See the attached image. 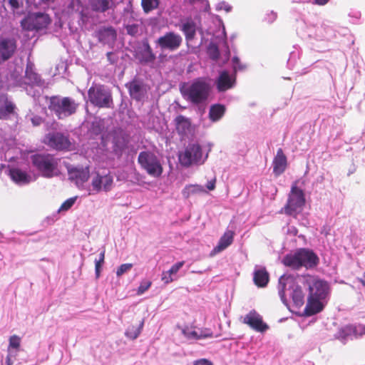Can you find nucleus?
Instances as JSON below:
<instances>
[{
  "mask_svg": "<svg viewBox=\"0 0 365 365\" xmlns=\"http://www.w3.org/2000/svg\"><path fill=\"white\" fill-rule=\"evenodd\" d=\"M31 163L42 176L51 178L58 175V160L51 154H35L31 157Z\"/></svg>",
  "mask_w": 365,
  "mask_h": 365,
  "instance_id": "7ed1b4c3",
  "label": "nucleus"
},
{
  "mask_svg": "<svg viewBox=\"0 0 365 365\" xmlns=\"http://www.w3.org/2000/svg\"><path fill=\"white\" fill-rule=\"evenodd\" d=\"M207 54L211 59L217 61L220 57L218 46L215 43H210L207 47Z\"/></svg>",
  "mask_w": 365,
  "mask_h": 365,
  "instance_id": "4c0bfd02",
  "label": "nucleus"
},
{
  "mask_svg": "<svg viewBox=\"0 0 365 365\" xmlns=\"http://www.w3.org/2000/svg\"><path fill=\"white\" fill-rule=\"evenodd\" d=\"M210 91L211 86L205 78H197L188 87L181 89L182 96L195 105L205 102Z\"/></svg>",
  "mask_w": 365,
  "mask_h": 365,
  "instance_id": "f257e3e1",
  "label": "nucleus"
},
{
  "mask_svg": "<svg viewBox=\"0 0 365 365\" xmlns=\"http://www.w3.org/2000/svg\"><path fill=\"white\" fill-rule=\"evenodd\" d=\"M51 23L48 15L36 13L29 16L21 21L23 28L28 31L41 30L46 28Z\"/></svg>",
  "mask_w": 365,
  "mask_h": 365,
  "instance_id": "9d476101",
  "label": "nucleus"
},
{
  "mask_svg": "<svg viewBox=\"0 0 365 365\" xmlns=\"http://www.w3.org/2000/svg\"><path fill=\"white\" fill-rule=\"evenodd\" d=\"M41 1L44 4H48V0H41Z\"/></svg>",
  "mask_w": 365,
  "mask_h": 365,
  "instance_id": "bf43d9fd",
  "label": "nucleus"
},
{
  "mask_svg": "<svg viewBox=\"0 0 365 365\" xmlns=\"http://www.w3.org/2000/svg\"><path fill=\"white\" fill-rule=\"evenodd\" d=\"M105 250H103L101 253H100V255H99V259L98 260H96V264H95V270H96V277H99L100 276V272H101V266L104 263V259H105Z\"/></svg>",
  "mask_w": 365,
  "mask_h": 365,
  "instance_id": "ea45409f",
  "label": "nucleus"
},
{
  "mask_svg": "<svg viewBox=\"0 0 365 365\" xmlns=\"http://www.w3.org/2000/svg\"><path fill=\"white\" fill-rule=\"evenodd\" d=\"M287 168V157L282 149H278L277 155L273 160V173L276 176L282 174Z\"/></svg>",
  "mask_w": 365,
  "mask_h": 365,
  "instance_id": "aec40b11",
  "label": "nucleus"
},
{
  "mask_svg": "<svg viewBox=\"0 0 365 365\" xmlns=\"http://www.w3.org/2000/svg\"><path fill=\"white\" fill-rule=\"evenodd\" d=\"M16 355V353L14 355H12L11 352H9V354L6 358V365H12L13 362L11 361V357L15 356Z\"/></svg>",
  "mask_w": 365,
  "mask_h": 365,
  "instance_id": "5fc2aeb1",
  "label": "nucleus"
},
{
  "mask_svg": "<svg viewBox=\"0 0 365 365\" xmlns=\"http://www.w3.org/2000/svg\"><path fill=\"white\" fill-rule=\"evenodd\" d=\"M322 299V298L314 297L309 295L304 309L306 314L312 316L320 312L323 309Z\"/></svg>",
  "mask_w": 365,
  "mask_h": 365,
  "instance_id": "4be33fe9",
  "label": "nucleus"
},
{
  "mask_svg": "<svg viewBox=\"0 0 365 365\" xmlns=\"http://www.w3.org/2000/svg\"><path fill=\"white\" fill-rule=\"evenodd\" d=\"M135 56L143 65L153 63L156 59L155 54L147 39L143 41L142 46L138 47Z\"/></svg>",
  "mask_w": 365,
  "mask_h": 365,
  "instance_id": "2eb2a0df",
  "label": "nucleus"
},
{
  "mask_svg": "<svg viewBox=\"0 0 365 365\" xmlns=\"http://www.w3.org/2000/svg\"><path fill=\"white\" fill-rule=\"evenodd\" d=\"M235 83V78H232L227 71H223L220 73V75L216 80V87L219 92H225L232 88Z\"/></svg>",
  "mask_w": 365,
  "mask_h": 365,
  "instance_id": "6ab92c4d",
  "label": "nucleus"
},
{
  "mask_svg": "<svg viewBox=\"0 0 365 365\" xmlns=\"http://www.w3.org/2000/svg\"><path fill=\"white\" fill-rule=\"evenodd\" d=\"M363 332L365 334V326L363 327Z\"/></svg>",
  "mask_w": 365,
  "mask_h": 365,
  "instance_id": "052dcab7",
  "label": "nucleus"
},
{
  "mask_svg": "<svg viewBox=\"0 0 365 365\" xmlns=\"http://www.w3.org/2000/svg\"><path fill=\"white\" fill-rule=\"evenodd\" d=\"M161 280L166 284L171 283L174 281L172 275L168 272V271H164L162 273Z\"/></svg>",
  "mask_w": 365,
  "mask_h": 365,
  "instance_id": "de8ad7c7",
  "label": "nucleus"
},
{
  "mask_svg": "<svg viewBox=\"0 0 365 365\" xmlns=\"http://www.w3.org/2000/svg\"><path fill=\"white\" fill-rule=\"evenodd\" d=\"M215 182H216V179L215 178H214L212 180H210L206 187L209 190H213L215 188Z\"/></svg>",
  "mask_w": 365,
  "mask_h": 365,
  "instance_id": "603ef678",
  "label": "nucleus"
},
{
  "mask_svg": "<svg viewBox=\"0 0 365 365\" xmlns=\"http://www.w3.org/2000/svg\"><path fill=\"white\" fill-rule=\"evenodd\" d=\"M79 103L70 97L53 96L48 98V109L55 113L58 119H63L75 114Z\"/></svg>",
  "mask_w": 365,
  "mask_h": 365,
  "instance_id": "f03ea898",
  "label": "nucleus"
},
{
  "mask_svg": "<svg viewBox=\"0 0 365 365\" xmlns=\"http://www.w3.org/2000/svg\"><path fill=\"white\" fill-rule=\"evenodd\" d=\"M309 285V295L314 297L325 299L329 293L328 283L322 279L312 278L307 281Z\"/></svg>",
  "mask_w": 365,
  "mask_h": 365,
  "instance_id": "4468645a",
  "label": "nucleus"
},
{
  "mask_svg": "<svg viewBox=\"0 0 365 365\" xmlns=\"http://www.w3.org/2000/svg\"><path fill=\"white\" fill-rule=\"evenodd\" d=\"M76 200V197L67 199L64 202H63L58 211L60 212L68 210L73 205Z\"/></svg>",
  "mask_w": 365,
  "mask_h": 365,
  "instance_id": "79ce46f5",
  "label": "nucleus"
},
{
  "mask_svg": "<svg viewBox=\"0 0 365 365\" xmlns=\"http://www.w3.org/2000/svg\"><path fill=\"white\" fill-rule=\"evenodd\" d=\"M113 53L112 52H108V53H106L107 58H108V60L111 63H114V61H113V60L111 59V56H113Z\"/></svg>",
  "mask_w": 365,
  "mask_h": 365,
  "instance_id": "4d7b16f0",
  "label": "nucleus"
},
{
  "mask_svg": "<svg viewBox=\"0 0 365 365\" xmlns=\"http://www.w3.org/2000/svg\"><path fill=\"white\" fill-rule=\"evenodd\" d=\"M232 62L235 71H236L237 68L242 69V67L240 65V59L238 57H233Z\"/></svg>",
  "mask_w": 365,
  "mask_h": 365,
  "instance_id": "8fccbe9b",
  "label": "nucleus"
},
{
  "mask_svg": "<svg viewBox=\"0 0 365 365\" xmlns=\"http://www.w3.org/2000/svg\"><path fill=\"white\" fill-rule=\"evenodd\" d=\"M277 19V12L272 10H267L263 14L262 21L267 24H272Z\"/></svg>",
  "mask_w": 365,
  "mask_h": 365,
  "instance_id": "58836bf2",
  "label": "nucleus"
},
{
  "mask_svg": "<svg viewBox=\"0 0 365 365\" xmlns=\"http://www.w3.org/2000/svg\"><path fill=\"white\" fill-rule=\"evenodd\" d=\"M151 284L152 283L150 281L142 282L140 284V285L138 287V289L137 291L138 294H143L145 291H147L150 288V287L151 286Z\"/></svg>",
  "mask_w": 365,
  "mask_h": 365,
  "instance_id": "a18cd8bd",
  "label": "nucleus"
},
{
  "mask_svg": "<svg viewBox=\"0 0 365 365\" xmlns=\"http://www.w3.org/2000/svg\"><path fill=\"white\" fill-rule=\"evenodd\" d=\"M88 97L90 103L99 108H111L113 100L111 91L104 85H95L89 88Z\"/></svg>",
  "mask_w": 365,
  "mask_h": 365,
  "instance_id": "20e7f679",
  "label": "nucleus"
},
{
  "mask_svg": "<svg viewBox=\"0 0 365 365\" xmlns=\"http://www.w3.org/2000/svg\"><path fill=\"white\" fill-rule=\"evenodd\" d=\"M175 128L178 134L185 135L192 130L191 120L182 115H178L175 120Z\"/></svg>",
  "mask_w": 365,
  "mask_h": 365,
  "instance_id": "412c9836",
  "label": "nucleus"
},
{
  "mask_svg": "<svg viewBox=\"0 0 365 365\" xmlns=\"http://www.w3.org/2000/svg\"><path fill=\"white\" fill-rule=\"evenodd\" d=\"M235 232L232 230H226L220 237L217 245L210 252V256H214L221 252L231 245L233 242Z\"/></svg>",
  "mask_w": 365,
  "mask_h": 365,
  "instance_id": "a211bd4d",
  "label": "nucleus"
},
{
  "mask_svg": "<svg viewBox=\"0 0 365 365\" xmlns=\"http://www.w3.org/2000/svg\"><path fill=\"white\" fill-rule=\"evenodd\" d=\"M10 176L11 179L19 184H26L29 182V176L24 171L19 168L10 170Z\"/></svg>",
  "mask_w": 365,
  "mask_h": 365,
  "instance_id": "c85d7f7f",
  "label": "nucleus"
},
{
  "mask_svg": "<svg viewBox=\"0 0 365 365\" xmlns=\"http://www.w3.org/2000/svg\"><path fill=\"white\" fill-rule=\"evenodd\" d=\"M14 110V104L5 95H0V118H6Z\"/></svg>",
  "mask_w": 365,
  "mask_h": 365,
  "instance_id": "a878e982",
  "label": "nucleus"
},
{
  "mask_svg": "<svg viewBox=\"0 0 365 365\" xmlns=\"http://www.w3.org/2000/svg\"><path fill=\"white\" fill-rule=\"evenodd\" d=\"M45 143L56 150H69L71 143L68 135L60 132L48 133L46 135Z\"/></svg>",
  "mask_w": 365,
  "mask_h": 365,
  "instance_id": "1a4fd4ad",
  "label": "nucleus"
},
{
  "mask_svg": "<svg viewBox=\"0 0 365 365\" xmlns=\"http://www.w3.org/2000/svg\"><path fill=\"white\" fill-rule=\"evenodd\" d=\"M25 77L29 80L30 84L40 86L43 83L41 76L34 70V66L31 63L26 64Z\"/></svg>",
  "mask_w": 365,
  "mask_h": 365,
  "instance_id": "bb28decb",
  "label": "nucleus"
},
{
  "mask_svg": "<svg viewBox=\"0 0 365 365\" xmlns=\"http://www.w3.org/2000/svg\"><path fill=\"white\" fill-rule=\"evenodd\" d=\"M155 43L161 51H175L182 45V38L174 31H169L160 36Z\"/></svg>",
  "mask_w": 365,
  "mask_h": 365,
  "instance_id": "6e6552de",
  "label": "nucleus"
},
{
  "mask_svg": "<svg viewBox=\"0 0 365 365\" xmlns=\"http://www.w3.org/2000/svg\"><path fill=\"white\" fill-rule=\"evenodd\" d=\"M184 264H185L184 261L178 262L175 263V264H173L170 267V269L168 271L171 275L175 274L176 273H178V272L180 270V269L184 265Z\"/></svg>",
  "mask_w": 365,
  "mask_h": 365,
  "instance_id": "c03bdc74",
  "label": "nucleus"
},
{
  "mask_svg": "<svg viewBox=\"0 0 365 365\" xmlns=\"http://www.w3.org/2000/svg\"><path fill=\"white\" fill-rule=\"evenodd\" d=\"M242 322L257 332L263 333L269 329V326L263 321L262 317L255 309L247 313Z\"/></svg>",
  "mask_w": 365,
  "mask_h": 365,
  "instance_id": "f8f14e48",
  "label": "nucleus"
},
{
  "mask_svg": "<svg viewBox=\"0 0 365 365\" xmlns=\"http://www.w3.org/2000/svg\"><path fill=\"white\" fill-rule=\"evenodd\" d=\"M127 33L131 36H135L138 33V24H130L128 25L126 27Z\"/></svg>",
  "mask_w": 365,
  "mask_h": 365,
  "instance_id": "49530a36",
  "label": "nucleus"
},
{
  "mask_svg": "<svg viewBox=\"0 0 365 365\" xmlns=\"http://www.w3.org/2000/svg\"><path fill=\"white\" fill-rule=\"evenodd\" d=\"M17 49V41L14 37H0V64L10 59Z\"/></svg>",
  "mask_w": 365,
  "mask_h": 365,
  "instance_id": "9b49d317",
  "label": "nucleus"
},
{
  "mask_svg": "<svg viewBox=\"0 0 365 365\" xmlns=\"http://www.w3.org/2000/svg\"><path fill=\"white\" fill-rule=\"evenodd\" d=\"M131 98L139 101L142 98V86L136 81H133L126 85Z\"/></svg>",
  "mask_w": 365,
  "mask_h": 365,
  "instance_id": "2f4dec72",
  "label": "nucleus"
},
{
  "mask_svg": "<svg viewBox=\"0 0 365 365\" xmlns=\"http://www.w3.org/2000/svg\"><path fill=\"white\" fill-rule=\"evenodd\" d=\"M96 37L101 43L113 44L117 38V32L113 26L102 27L96 31Z\"/></svg>",
  "mask_w": 365,
  "mask_h": 365,
  "instance_id": "dca6fc26",
  "label": "nucleus"
},
{
  "mask_svg": "<svg viewBox=\"0 0 365 365\" xmlns=\"http://www.w3.org/2000/svg\"><path fill=\"white\" fill-rule=\"evenodd\" d=\"M112 0H90V5L93 11L103 13L110 9Z\"/></svg>",
  "mask_w": 365,
  "mask_h": 365,
  "instance_id": "c756f323",
  "label": "nucleus"
},
{
  "mask_svg": "<svg viewBox=\"0 0 365 365\" xmlns=\"http://www.w3.org/2000/svg\"><path fill=\"white\" fill-rule=\"evenodd\" d=\"M133 267V264L130 263H126L121 264L116 271V275L120 277L123 275L124 273L129 271Z\"/></svg>",
  "mask_w": 365,
  "mask_h": 365,
  "instance_id": "37998d69",
  "label": "nucleus"
},
{
  "mask_svg": "<svg viewBox=\"0 0 365 365\" xmlns=\"http://www.w3.org/2000/svg\"><path fill=\"white\" fill-rule=\"evenodd\" d=\"M182 334L187 339H200L202 338H208L212 336V332L210 331L200 330L199 332L189 327H185L182 330Z\"/></svg>",
  "mask_w": 365,
  "mask_h": 365,
  "instance_id": "393cba45",
  "label": "nucleus"
},
{
  "mask_svg": "<svg viewBox=\"0 0 365 365\" xmlns=\"http://www.w3.org/2000/svg\"><path fill=\"white\" fill-rule=\"evenodd\" d=\"M306 202L303 190L297 187V181L293 182L288 196L287 202L284 207L286 215L296 217L303 209Z\"/></svg>",
  "mask_w": 365,
  "mask_h": 365,
  "instance_id": "423d86ee",
  "label": "nucleus"
},
{
  "mask_svg": "<svg viewBox=\"0 0 365 365\" xmlns=\"http://www.w3.org/2000/svg\"><path fill=\"white\" fill-rule=\"evenodd\" d=\"M359 282H361L364 286H365V272H364L362 277L359 278Z\"/></svg>",
  "mask_w": 365,
  "mask_h": 365,
  "instance_id": "13d9d810",
  "label": "nucleus"
},
{
  "mask_svg": "<svg viewBox=\"0 0 365 365\" xmlns=\"http://www.w3.org/2000/svg\"><path fill=\"white\" fill-rule=\"evenodd\" d=\"M283 263L285 266L291 267L294 269H299L300 267H302L297 252L294 255H287L285 256L283 259Z\"/></svg>",
  "mask_w": 365,
  "mask_h": 365,
  "instance_id": "f704fd0d",
  "label": "nucleus"
},
{
  "mask_svg": "<svg viewBox=\"0 0 365 365\" xmlns=\"http://www.w3.org/2000/svg\"><path fill=\"white\" fill-rule=\"evenodd\" d=\"M43 120L41 117L35 116L31 118V122L34 125L38 126L42 123Z\"/></svg>",
  "mask_w": 365,
  "mask_h": 365,
  "instance_id": "864d4df0",
  "label": "nucleus"
},
{
  "mask_svg": "<svg viewBox=\"0 0 365 365\" xmlns=\"http://www.w3.org/2000/svg\"><path fill=\"white\" fill-rule=\"evenodd\" d=\"M195 365H212V363L207 359H202L197 361L195 363Z\"/></svg>",
  "mask_w": 365,
  "mask_h": 365,
  "instance_id": "3c124183",
  "label": "nucleus"
},
{
  "mask_svg": "<svg viewBox=\"0 0 365 365\" xmlns=\"http://www.w3.org/2000/svg\"><path fill=\"white\" fill-rule=\"evenodd\" d=\"M113 185V177L110 173L103 175L96 173L91 182L93 190L96 192H108L112 189Z\"/></svg>",
  "mask_w": 365,
  "mask_h": 365,
  "instance_id": "ddd939ff",
  "label": "nucleus"
},
{
  "mask_svg": "<svg viewBox=\"0 0 365 365\" xmlns=\"http://www.w3.org/2000/svg\"><path fill=\"white\" fill-rule=\"evenodd\" d=\"M8 3L13 10L18 9L21 6L19 0H8Z\"/></svg>",
  "mask_w": 365,
  "mask_h": 365,
  "instance_id": "09e8293b",
  "label": "nucleus"
},
{
  "mask_svg": "<svg viewBox=\"0 0 365 365\" xmlns=\"http://www.w3.org/2000/svg\"><path fill=\"white\" fill-rule=\"evenodd\" d=\"M144 320H133L132 323L127 327L125 335L127 338L134 340L138 337L143 328Z\"/></svg>",
  "mask_w": 365,
  "mask_h": 365,
  "instance_id": "5701e85b",
  "label": "nucleus"
},
{
  "mask_svg": "<svg viewBox=\"0 0 365 365\" xmlns=\"http://www.w3.org/2000/svg\"><path fill=\"white\" fill-rule=\"evenodd\" d=\"M69 179L76 180L78 182H84L88 180L89 178V171L87 168H72L68 170Z\"/></svg>",
  "mask_w": 365,
  "mask_h": 365,
  "instance_id": "b1692460",
  "label": "nucleus"
},
{
  "mask_svg": "<svg viewBox=\"0 0 365 365\" xmlns=\"http://www.w3.org/2000/svg\"><path fill=\"white\" fill-rule=\"evenodd\" d=\"M181 30L184 33L186 40L192 41L195 36L196 24L192 21H187L182 24Z\"/></svg>",
  "mask_w": 365,
  "mask_h": 365,
  "instance_id": "473e14b6",
  "label": "nucleus"
},
{
  "mask_svg": "<svg viewBox=\"0 0 365 365\" xmlns=\"http://www.w3.org/2000/svg\"><path fill=\"white\" fill-rule=\"evenodd\" d=\"M180 164L186 168L192 165L203 164L207 154L203 156L202 149L198 143H190L178 155Z\"/></svg>",
  "mask_w": 365,
  "mask_h": 365,
  "instance_id": "39448f33",
  "label": "nucleus"
},
{
  "mask_svg": "<svg viewBox=\"0 0 365 365\" xmlns=\"http://www.w3.org/2000/svg\"><path fill=\"white\" fill-rule=\"evenodd\" d=\"M159 0H142L141 6L144 12L149 13L150 11L157 9L159 6Z\"/></svg>",
  "mask_w": 365,
  "mask_h": 365,
  "instance_id": "c9c22d12",
  "label": "nucleus"
},
{
  "mask_svg": "<svg viewBox=\"0 0 365 365\" xmlns=\"http://www.w3.org/2000/svg\"><path fill=\"white\" fill-rule=\"evenodd\" d=\"M225 110V106L222 104L212 105L209 110V118L213 122L217 121L224 115Z\"/></svg>",
  "mask_w": 365,
  "mask_h": 365,
  "instance_id": "7c9ffc66",
  "label": "nucleus"
},
{
  "mask_svg": "<svg viewBox=\"0 0 365 365\" xmlns=\"http://www.w3.org/2000/svg\"><path fill=\"white\" fill-rule=\"evenodd\" d=\"M138 163L152 177L158 178L163 172V168L159 158L151 151L140 152L138 157Z\"/></svg>",
  "mask_w": 365,
  "mask_h": 365,
  "instance_id": "0eeeda50",
  "label": "nucleus"
},
{
  "mask_svg": "<svg viewBox=\"0 0 365 365\" xmlns=\"http://www.w3.org/2000/svg\"><path fill=\"white\" fill-rule=\"evenodd\" d=\"M297 252L302 267L312 268L315 267L319 262L318 257L311 250L301 249Z\"/></svg>",
  "mask_w": 365,
  "mask_h": 365,
  "instance_id": "f3484780",
  "label": "nucleus"
},
{
  "mask_svg": "<svg viewBox=\"0 0 365 365\" xmlns=\"http://www.w3.org/2000/svg\"><path fill=\"white\" fill-rule=\"evenodd\" d=\"M329 0H314V3L319 6H324L329 2Z\"/></svg>",
  "mask_w": 365,
  "mask_h": 365,
  "instance_id": "6e6d98bb",
  "label": "nucleus"
},
{
  "mask_svg": "<svg viewBox=\"0 0 365 365\" xmlns=\"http://www.w3.org/2000/svg\"><path fill=\"white\" fill-rule=\"evenodd\" d=\"M292 299L294 302L297 306H301L304 304V295L301 289H295L293 293Z\"/></svg>",
  "mask_w": 365,
  "mask_h": 365,
  "instance_id": "a19ab883",
  "label": "nucleus"
},
{
  "mask_svg": "<svg viewBox=\"0 0 365 365\" xmlns=\"http://www.w3.org/2000/svg\"><path fill=\"white\" fill-rule=\"evenodd\" d=\"M21 346V338L17 335H12L9 338L8 352H11V349H16V353L19 351Z\"/></svg>",
  "mask_w": 365,
  "mask_h": 365,
  "instance_id": "e433bc0d",
  "label": "nucleus"
},
{
  "mask_svg": "<svg viewBox=\"0 0 365 365\" xmlns=\"http://www.w3.org/2000/svg\"><path fill=\"white\" fill-rule=\"evenodd\" d=\"M206 190L205 188L198 185H189L185 186V187L182 190V195L185 198H189L191 195H197V194H202L206 193Z\"/></svg>",
  "mask_w": 365,
  "mask_h": 365,
  "instance_id": "72a5a7b5",
  "label": "nucleus"
},
{
  "mask_svg": "<svg viewBox=\"0 0 365 365\" xmlns=\"http://www.w3.org/2000/svg\"><path fill=\"white\" fill-rule=\"evenodd\" d=\"M253 280L257 287H264L269 282V274L264 268L255 270Z\"/></svg>",
  "mask_w": 365,
  "mask_h": 365,
  "instance_id": "cd10ccee",
  "label": "nucleus"
}]
</instances>
